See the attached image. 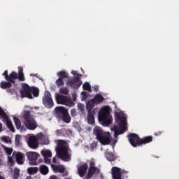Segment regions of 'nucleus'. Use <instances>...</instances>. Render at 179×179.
Segmentation results:
<instances>
[{
    "label": "nucleus",
    "instance_id": "nucleus-1",
    "mask_svg": "<svg viewBox=\"0 0 179 179\" xmlns=\"http://www.w3.org/2000/svg\"><path fill=\"white\" fill-rule=\"evenodd\" d=\"M55 150L59 159H61L63 162H71V155L69 153V150L66 146V141L64 140H59Z\"/></svg>",
    "mask_w": 179,
    "mask_h": 179
},
{
    "label": "nucleus",
    "instance_id": "nucleus-2",
    "mask_svg": "<svg viewBox=\"0 0 179 179\" xmlns=\"http://www.w3.org/2000/svg\"><path fill=\"white\" fill-rule=\"evenodd\" d=\"M93 134L96 136L97 141H99L101 145H110L111 143V134L110 132L103 131L100 127H94L93 129Z\"/></svg>",
    "mask_w": 179,
    "mask_h": 179
},
{
    "label": "nucleus",
    "instance_id": "nucleus-3",
    "mask_svg": "<svg viewBox=\"0 0 179 179\" xmlns=\"http://www.w3.org/2000/svg\"><path fill=\"white\" fill-rule=\"evenodd\" d=\"M129 142L133 148H137V146H142V145H146V143H150L153 141L152 136H145L143 138H140L139 136L135 133H131L128 135Z\"/></svg>",
    "mask_w": 179,
    "mask_h": 179
},
{
    "label": "nucleus",
    "instance_id": "nucleus-4",
    "mask_svg": "<svg viewBox=\"0 0 179 179\" xmlns=\"http://www.w3.org/2000/svg\"><path fill=\"white\" fill-rule=\"evenodd\" d=\"M111 108L110 106H105L101 109L98 115V120L101 122L103 127H108L113 123V117L110 114Z\"/></svg>",
    "mask_w": 179,
    "mask_h": 179
},
{
    "label": "nucleus",
    "instance_id": "nucleus-5",
    "mask_svg": "<svg viewBox=\"0 0 179 179\" xmlns=\"http://www.w3.org/2000/svg\"><path fill=\"white\" fill-rule=\"evenodd\" d=\"M22 118L24 119V125L26 127L27 129L34 131V129L38 127L37 121L34 119V116L31 115L30 111L24 110L22 115Z\"/></svg>",
    "mask_w": 179,
    "mask_h": 179
},
{
    "label": "nucleus",
    "instance_id": "nucleus-6",
    "mask_svg": "<svg viewBox=\"0 0 179 179\" xmlns=\"http://www.w3.org/2000/svg\"><path fill=\"white\" fill-rule=\"evenodd\" d=\"M56 101L57 104H63L64 106H67V107H73L75 105L72 99L61 94L56 96Z\"/></svg>",
    "mask_w": 179,
    "mask_h": 179
},
{
    "label": "nucleus",
    "instance_id": "nucleus-7",
    "mask_svg": "<svg viewBox=\"0 0 179 179\" xmlns=\"http://www.w3.org/2000/svg\"><path fill=\"white\" fill-rule=\"evenodd\" d=\"M20 94L22 99H33V94H31V87L29 86L27 83H23L22 85V90L20 91Z\"/></svg>",
    "mask_w": 179,
    "mask_h": 179
},
{
    "label": "nucleus",
    "instance_id": "nucleus-8",
    "mask_svg": "<svg viewBox=\"0 0 179 179\" xmlns=\"http://www.w3.org/2000/svg\"><path fill=\"white\" fill-rule=\"evenodd\" d=\"M42 101L43 105L47 108H52V107H54V101H52L51 93L49 91L45 92Z\"/></svg>",
    "mask_w": 179,
    "mask_h": 179
},
{
    "label": "nucleus",
    "instance_id": "nucleus-9",
    "mask_svg": "<svg viewBox=\"0 0 179 179\" xmlns=\"http://www.w3.org/2000/svg\"><path fill=\"white\" fill-rule=\"evenodd\" d=\"M66 86H70L72 89H78L82 86V81L79 76H75L74 78L67 80L66 83Z\"/></svg>",
    "mask_w": 179,
    "mask_h": 179
},
{
    "label": "nucleus",
    "instance_id": "nucleus-10",
    "mask_svg": "<svg viewBox=\"0 0 179 179\" xmlns=\"http://www.w3.org/2000/svg\"><path fill=\"white\" fill-rule=\"evenodd\" d=\"M26 156L30 166H37V159L40 157V154L36 152H28L26 153Z\"/></svg>",
    "mask_w": 179,
    "mask_h": 179
},
{
    "label": "nucleus",
    "instance_id": "nucleus-11",
    "mask_svg": "<svg viewBox=\"0 0 179 179\" xmlns=\"http://www.w3.org/2000/svg\"><path fill=\"white\" fill-rule=\"evenodd\" d=\"M3 76H4L6 80H7V82H10V83H13V85H14V83H15L16 79H17V73L13 71L10 73V75L8 74V70H6L3 74Z\"/></svg>",
    "mask_w": 179,
    "mask_h": 179
},
{
    "label": "nucleus",
    "instance_id": "nucleus-12",
    "mask_svg": "<svg viewBox=\"0 0 179 179\" xmlns=\"http://www.w3.org/2000/svg\"><path fill=\"white\" fill-rule=\"evenodd\" d=\"M115 120L123 129L127 128V117L125 116H122L121 114L117 113L115 115Z\"/></svg>",
    "mask_w": 179,
    "mask_h": 179
},
{
    "label": "nucleus",
    "instance_id": "nucleus-13",
    "mask_svg": "<svg viewBox=\"0 0 179 179\" xmlns=\"http://www.w3.org/2000/svg\"><path fill=\"white\" fill-rule=\"evenodd\" d=\"M27 145L31 149H37L38 148V138L34 136L28 138Z\"/></svg>",
    "mask_w": 179,
    "mask_h": 179
},
{
    "label": "nucleus",
    "instance_id": "nucleus-14",
    "mask_svg": "<svg viewBox=\"0 0 179 179\" xmlns=\"http://www.w3.org/2000/svg\"><path fill=\"white\" fill-rule=\"evenodd\" d=\"M55 112L57 118H59L60 120V118H62V116H64L68 112V109L63 106H58L55 108Z\"/></svg>",
    "mask_w": 179,
    "mask_h": 179
},
{
    "label": "nucleus",
    "instance_id": "nucleus-15",
    "mask_svg": "<svg viewBox=\"0 0 179 179\" xmlns=\"http://www.w3.org/2000/svg\"><path fill=\"white\" fill-rule=\"evenodd\" d=\"M112 176L113 179H122V173L121 172V169L113 166L111 169Z\"/></svg>",
    "mask_w": 179,
    "mask_h": 179
},
{
    "label": "nucleus",
    "instance_id": "nucleus-16",
    "mask_svg": "<svg viewBox=\"0 0 179 179\" xmlns=\"http://www.w3.org/2000/svg\"><path fill=\"white\" fill-rule=\"evenodd\" d=\"M89 169V166L87 164L85 163L80 166L78 168V173L80 177H85L86 173H87V169Z\"/></svg>",
    "mask_w": 179,
    "mask_h": 179
},
{
    "label": "nucleus",
    "instance_id": "nucleus-17",
    "mask_svg": "<svg viewBox=\"0 0 179 179\" xmlns=\"http://www.w3.org/2000/svg\"><path fill=\"white\" fill-rule=\"evenodd\" d=\"M13 157H15L16 162L17 164H23L24 163V161H23V159H24V154L22 152H13Z\"/></svg>",
    "mask_w": 179,
    "mask_h": 179
},
{
    "label": "nucleus",
    "instance_id": "nucleus-18",
    "mask_svg": "<svg viewBox=\"0 0 179 179\" xmlns=\"http://www.w3.org/2000/svg\"><path fill=\"white\" fill-rule=\"evenodd\" d=\"M99 174L100 173V169L99 168H89L88 173L86 176L87 179L92 178L94 175Z\"/></svg>",
    "mask_w": 179,
    "mask_h": 179
},
{
    "label": "nucleus",
    "instance_id": "nucleus-19",
    "mask_svg": "<svg viewBox=\"0 0 179 179\" xmlns=\"http://www.w3.org/2000/svg\"><path fill=\"white\" fill-rule=\"evenodd\" d=\"M93 108H94V102H93V101L90 100L87 103V114L96 113V109L93 110Z\"/></svg>",
    "mask_w": 179,
    "mask_h": 179
},
{
    "label": "nucleus",
    "instance_id": "nucleus-20",
    "mask_svg": "<svg viewBox=\"0 0 179 179\" xmlns=\"http://www.w3.org/2000/svg\"><path fill=\"white\" fill-rule=\"evenodd\" d=\"M51 168L54 173H64L65 171V167H64L62 165L52 164Z\"/></svg>",
    "mask_w": 179,
    "mask_h": 179
},
{
    "label": "nucleus",
    "instance_id": "nucleus-21",
    "mask_svg": "<svg viewBox=\"0 0 179 179\" xmlns=\"http://www.w3.org/2000/svg\"><path fill=\"white\" fill-rule=\"evenodd\" d=\"M4 121H6V124L7 127L11 131V132H15V127H13V124H12V121L9 119V117L7 115V118H3Z\"/></svg>",
    "mask_w": 179,
    "mask_h": 179
},
{
    "label": "nucleus",
    "instance_id": "nucleus-22",
    "mask_svg": "<svg viewBox=\"0 0 179 179\" xmlns=\"http://www.w3.org/2000/svg\"><path fill=\"white\" fill-rule=\"evenodd\" d=\"M95 104H99L103 101H104V97L101 96L100 94H97L93 99L91 100Z\"/></svg>",
    "mask_w": 179,
    "mask_h": 179
},
{
    "label": "nucleus",
    "instance_id": "nucleus-23",
    "mask_svg": "<svg viewBox=\"0 0 179 179\" xmlns=\"http://www.w3.org/2000/svg\"><path fill=\"white\" fill-rule=\"evenodd\" d=\"M113 129H114L115 138H117L118 135H122V134H124V130L125 129L120 127V129H118V127L116 125H114Z\"/></svg>",
    "mask_w": 179,
    "mask_h": 179
},
{
    "label": "nucleus",
    "instance_id": "nucleus-24",
    "mask_svg": "<svg viewBox=\"0 0 179 179\" xmlns=\"http://www.w3.org/2000/svg\"><path fill=\"white\" fill-rule=\"evenodd\" d=\"M12 85H13V83H10V81L8 82H5V81H1V84H0V87L1 89H10V87H12Z\"/></svg>",
    "mask_w": 179,
    "mask_h": 179
},
{
    "label": "nucleus",
    "instance_id": "nucleus-25",
    "mask_svg": "<svg viewBox=\"0 0 179 179\" xmlns=\"http://www.w3.org/2000/svg\"><path fill=\"white\" fill-rule=\"evenodd\" d=\"M60 120L65 122V124H69L71 122V115H69V113H66L64 115H63L62 117H60Z\"/></svg>",
    "mask_w": 179,
    "mask_h": 179
},
{
    "label": "nucleus",
    "instance_id": "nucleus-26",
    "mask_svg": "<svg viewBox=\"0 0 179 179\" xmlns=\"http://www.w3.org/2000/svg\"><path fill=\"white\" fill-rule=\"evenodd\" d=\"M39 171H40L41 174L45 176V175L48 174V171H49L48 166H45V165H41L39 167Z\"/></svg>",
    "mask_w": 179,
    "mask_h": 179
},
{
    "label": "nucleus",
    "instance_id": "nucleus-27",
    "mask_svg": "<svg viewBox=\"0 0 179 179\" xmlns=\"http://www.w3.org/2000/svg\"><path fill=\"white\" fill-rule=\"evenodd\" d=\"M94 114L96 113H87V122L90 125L94 124Z\"/></svg>",
    "mask_w": 179,
    "mask_h": 179
},
{
    "label": "nucleus",
    "instance_id": "nucleus-28",
    "mask_svg": "<svg viewBox=\"0 0 179 179\" xmlns=\"http://www.w3.org/2000/svg\"><path fill=\"white\" fill-rule=\"evenodd\" d=\"M106 157L108 162H114L117 157L113 152H106Z\"/></svg>",
    "mask_w": 179,
    "mask_h": 179
},
{
    "label": "nucleus",
    "instance_id": "nucleus-29",
    "mask_svg": "<svg viewBox=\"0 0 179 179\" xmlns=\"http://www.w3.org/2000/svg\"><path fill=\"white\" fill-rule=\"evenodd\" d=\"M28 174L33 175L38 173V167H29L27 169Z\"/></svg>",
    "mask_w": 179,
    "mask_h": 179
},
{
    "label": "nucleus",
    "instance_id": "nucleus-30",
    "mask_svg": "<svg viewBox=\"0 0 179 179\" xmlns=\"http://www.w3.org/2000/svg\"><path fill=\"white\" fill-rule=\"evenodd\" d=\"M57 76L59 79H65V78H69L68 73H66L65 71H59L57 73Z\"/></svg>",
    "mask_w": 179,
    "mask_h": 179
},
{
    "label": "nucleus",
    "instance_id": "nucleus-31",
    "mask_svg": "<svg viewBox=\"0 0 179 179\" xmlns=\"http://www.w3.org/2000/svg\"><path fill=\"white\" fill-rule=\"evenodd\" d=\"M13 121L15 122V125L17 129H20L22 127V122H20V120L17 117H13Z\"/></svg>",
    "mask_w": 179,
    "mask_h": 179
},
{
    "label": "nucleus",
    "instance_id": "nucleus-32",
    "mask_svg": "<svg viewBox=\"0 0 179 179\" xmlns=\"http://www.w3.org/2000/svg\"><path fill=\"white\" fill-rule=\"evenodd\" d=\"M31 94H33L34 97H38V94H40L38 88L36 87H31Z\"/></svg>",
    "mask_w": 179,
    "mask_h": 179
},
{
    "label": "nucleus",
    "instance_id": "nucleus-33",
    "mask_svg": "<svg viewBox=\"0 0 179 179\" xmlns=\"http://www.w3.org/2000/svg\"><path fill=\"white\" fill-rule=\"evenodd\" d=\"M41 155L44 158L51 157L52 156V153L50 150H42Z\"/></svg>",
    "mask_w": 179,
    "mask_h": 179
},
{
    "label": "nucleus",
    "instance_id": "nucleus-34",
    "mask_svg": "<svg viewBox=\"0 0 179 179\" xmlns=\"http://www.w3.org/2000/svg\"><path fill=\"white\" fill-rule=\"evenodd\" d=\"M83 90H87V92H92V86H90V83L85 82L83 85Z\"/></svg>",
    "mask_w": 179,
    "mask_h": 179
},
{
    "label": "nucleus",
    "instance_id": "nucleus-35",
    "mask_svg": "<svg viewBox=\"0 0 179 179\" xmlns=\"http://www.w3.org/2000/svg\"><path fill=\"white\" fill-rule=\"evenodd\" d=\"M59 93H61V94L65 95L69 94V89H68L66 87H63L59 89Z\"/></svg>",
    "mask_w": 179,
    "mask_h": 179
},
{
    "label": "nucleus",
    "instance_id": "nucleus-36",
    "mask_svg": "<svg viewBox=\"0 0 179 179\" xmlns=\"http://www.w3.org/2000/svg\"><path fill=\"white\" fill-rule=\"evenodd\" d=\"M56 85L57 87H61V86H64L65 85V82L62 78H58L55 82Z\"/></svg>",
    "mask_w": 179,
    "mask_h": 179
},
{
    "label": "nucleus",
    "instance_id": "nucleus-37",
    "mask_svg": "<svg viewBox=\"0 0 179 179\" xmlns=\"http://www.w3.org/2000/svg\"><path fill=\"white\" fill-rule=\"evenodd\" d=\"M0 117H2V118H8V115H6V113H5V110L0 106Z\"/></svg>",
    "mask_w": 179,
    "mask_h": 179
},
{
    "label": "nucleus",
    "instance_id": "nucleus-38",
    "mask_svg": "<svg viewBox=\"0 0 179 179\" xmlns=\"http://www.w3.org/2000/svg\"><path fill=\"white\" fill-rule=\"evenodd\" d=\"M17 79L20 80V82H24L26 80V78H24V74L18 73L17 74Z\"/></svg>",
    "mask_w": 179,
    "mask_h": 179
},
{
    "label": "nucleus",
    "instance_id": "nucleus-39",
    "mask_svg": "<svg viewBox=\"0 0 179 179\" xmlns=\"http://www.w3.org/2000/svg\"><path fill=\"white\" fill-rule=\"evenodd\" d=\"M20 138H22V136L20 135L15 136V145L17 146H19V145H20Z\"/></svg>",
    "mask_w": 179,
    "mask_h": 179
},
{
    "label": "nucleus",
    "instance_id": "nucleus-40",
    "mask_svg": "<svg viewBox=\"0 0 179 179\" xmlns=\"http://www.w3.org/2000/svg\"><path fill=\"white\" fill-rule=\"evenodd\" d=\"M4 150L8 155V156H10L12 155V152H13V150L12 148H9L8 147H4Z\"/></svg>",
    "mask_w": 179,
    "mask_h": 179
},
{
    "label": "nucleus",
    "instance_id": "nucleus-41",
    "mask_svg": "<svg viewBox=\"0 0 179 179\" xmlns=\"http://www.w3.org/2000/svg\"><path fill=\"white\" fill-rule=\"evenodd\" d=\"M8 163L10 164V166H15V161L13 160V157L8 156Z\"/></svg>",
    "mask_w": 179,
    "mask_h": 179
},
{
    "label": "nucleus",
    "instance_id": "nucleus-42",
    "mask_svg": "<svg viewBox=\"0 0 179 179\" xmlns=\"http://www.w3.org/2000/svg\"><path fill=\"white\" fill-rule=\"evenodd\" d=\"M57 134L58 136H62V135H64V134H65V129L57 130Z\"/></svg>",
    "mask_w": 179,
    "mask_h": 179
},
{
    "label": "nucleus",
    "instance_id": "nucleus-43",
    "mask_svg": "<svg viewBox=\"0 0 179 179\" xmlns=\"http://www.w3.org/2000/svg\"><path fill=\"white\" fill-rule=\"evenodd\" d=\"M71 117H76V115H78V112H76V109L73 108L71 110Z\"/></svg>",
    "mask_w": 179,
    "mask_h": 179
},
{
    "label": "nucleus",
    "instance_id": "nucleus-44",
    "mask_svg": "<svg viewBox=\"0 0 179 179\" xmlns=\"http://www.w3.org/2000/svg\"><path fill=\"white\" fill-rule=\"evenodd\" d=\"M94 166H96V163H94V161H90L89 169H97V167Z\"/></svg>",
    "mask_w": 179,
    "mask_h": 179
},
{
    "label": "nucleus",
    "instance_id": "nucleus-45",
    "mask_svg": "<svg viewBox=\"0 0 179 179\" xmlns=\"http://www.w3.org/2000/svg\"><path fill=\"white\" fill-rule=\"evenodd\" d=\"M44 163H45L46 164H51V159L48 157L44 158Z\"/></svg>",
    "mask_w": 179,
    "mask_h": 179
},
{
    "label": "nucleus",
    "instance_id": "nucleus-46",
    "mask_svg": "<svg viewBox=\"0 0 179 179\" xmlns=\"http://www.w3.org/2000/svg\"><path fill=\"white\" fill-rule=\"evenodd\" d=\"M81 94H82V96H83V97L84 99H87V93H86V92H83L81 93Z\"/></svg>",
    "mask_w": 179,
    "mask_h": 179
},
{
    "label": "nucleus",
    "instance_id": "nucleus-47",
    "mask_svg": "<svg viewBox=\"0 0 179 179\" xmlns=\"http://www.w3.org/2000/svg\"><path fill=\"white\" fill-rule=\"evenodd\" d=\"M2 141H3V142H6V143H8V138L6 136H3L1 138Z\"/></svg>",
    "mask_w": 179,
    "mask_h": 179
},
{
    "label": "nucleus",
    "instance_id": "nucleus-48",
    "mask_svg": "<svg viewBox=\"0 0 179 179\" xmlns=\"http://www.w3.org/2000/svg\"><path fill=\"white\" fill-rule=\"evenodd\" d=\"M64 134H66V135H71V134H72V131L71 130L65 129Z\"/></svg>",
    "mask_w": 179,
    "mask_h": 179
},
{
    "label": "nucleus",
    "instance_id": "nucleus-49",
    "mask_svg": "<svg viewBox=\"0 0 179 179\" xmlns=\"http://www.w3.org/2000/svg\"><path fill=\"white\" fill-rule=\"evenodd\" d=\"M71 73H72V75H74V76L77 75L76 76H79V74L78 73V71H72Z\"/></svg>",
    "mask_w": 179,
    "mask_h": 179
},
{
    "label": "nucleus",
    "instance_id": "nucleus-50",
    "mask_svg": "<svg viewBox=\"0 0 179 179\" xmlns=\"http://www.w3.org/2000/svg\"><path fill=\"white\" fill-rule=\"evenodd\" d=\"M15 176H19V172L20 171L19 169H15Z\"/></svg>",
    "mask_w": 179,
    "mask_h": 179
},
{
    "label": "nucleus",
    "instance_id": "nucleus-51",
    "mask_svg": "<svg viewBox=\"0 0 179 179\" xmlns=\"http://www.w3.org/2000/svg\"><path fill=\"white\" fill-rule=\"evenodd\" d=\"M18 69H19L18 73H23V68L18 67Z\"/></svg>",
    "mask_w": 179,
    "mask_h": 179
},
{
    "label": "nucleus",
    "instance_id": "nucleus-52",
    "mask_svg": "<svg viewBox=\"0 0 179 179\" xmlns=\"http://www.w3.org/2000/svg\"><path fill=\"white\" fill-rule=\"evenodd\" d=\"M163 134V131H157L155 134V136H159V135H162Z\"/></svg>",
    "mask_w": 179,
    "mask_h": 179
},
{
    "label": "nucleus",
    "instance_id": "nucleus-53",
    "mask_svg": "<svg viewBox=\"0 0 179 179\" xmlns=\"http://www.w3.org/2000/svg\"><path fill=\"white\" fill-rule=\"evenodd\" d=\"M52 163L55 164L57 163V157L52 158Z\"/></svg>",
    "mask_w": 179,
    "mask_h": 179
},
{
    "label": "nucleus",
    "instance_id": "nucleus-54",
    "mask_svg": "<svg viewBox=\"0 0 179 179\" xmlns=\"http://www.w3.org/2000/svg\"><path fill=\"white\" fill-rule=\"evenodd\" d=\"M50 179H58L57 176H54L50 178Z\"/></svg>",
    "mask_w": 179,
    "mask_h": 179
},
{
    "label": "nucleus",
    "instance_id": "nucleus-55",
    "mask_svg": "<svg viewBox=\"0 0 179 179\" xmlns=\"http://www.w3.org/2000/svg\"><path fill=\"white\" fill-rule=\"evenodd\" d=\"M1 131H2V124L0 123V132H1Z\"/></svg>",
    "mask_w": 179,
    "mask_h": 179
},
{
    "label": "nucleus",
    "instance_id": "nucleus-56",
    "mask_svg": "<svg viewBox=\"0 0 179 179\" xmlns=\"http://www.w3.org/2000/svg\"><path fill=\"white\" fill-rule=\"evenodd\" d=\"M0 179H5V178H3V176L0 175Z\"/></svg>",
    "mask_w": 179,
    "mask_h": 179
},
{
    "label": "nucleus",
    "instance_id": "nucleus-57",
    "mask_svg": "<svg viewBox=\"0 0 179 179\" xmlns=\"http://www.w3.org/2000/svg\"><path fill=\"white\" fill-rule=\"evenodd\" d=\"M25 179H31V176H27V178Z\"/></svg>",
    "mask_w": 179,
    "mask_h": 179
},
{
    "label": "nucleus",
    "instance_id": "nucleus-58",
    "mask_svg": "<svg viewBox=\"0 0 179 179\" xmlns=\"http://www.w3.org/2000/svg\"><path fill=\"white\" fill-rule=\"evenodd\" d=\"M73 99L76 100V98L75 97V95L73 96Z\"/></svg>",
    "mask_w": 179,
    "mask_h": 179
},
{
    "label": "nucleus",
    "instance_id": "nucleus-59",
    "mask_svg": "<svg viewBox=\"0 0 179 179\" xmlns=\"http://www.w3.org/2000/svg\"><path fill=\"white\" fill-rule=\"evenodd\" d=\"M31 76H36L35 74H31Z\"/></svg>",
    "mask_w": 179,
    "mask_h": 179
},
{
    "label": "nucleus",
    "instance_id": "nucleus-60",
    "mask_svg": "<svg viewBox=\"0 0 179 179\" xmlns=\"http://www.w3.org/2000/svg\"><path fill=\"white\" fill-rule=\"evenodd\" d=\"M0 162H1V159H0Z\"/></svg>",
    "mask_w": 179,
    "mask_h": 179
}]
</instances>
